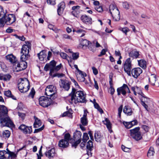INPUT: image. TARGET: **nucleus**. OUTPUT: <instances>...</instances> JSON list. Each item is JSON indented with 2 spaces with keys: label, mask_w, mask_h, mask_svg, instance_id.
Returning a JSON list of instances; mask_svg holds the SVG:
<instances>
[{
  "label": "nucleus",
  "mask_w": 159,
  "mask_h": 159,
  "mask_svg": "<svg viewBox=\"0 0 159 159\" xmlns=\"http://www.w3.org/2000/svg\"><path fill=\"white\" fill-rule=\"evenodd\" d=\"M69 96L70 97L69 102L71 104L73 103L76 104L79 102L85 103L86 102V94L84 92L81 91H76V90L73 88Z\"/></svg>",
  "instance_id": "f257e3e1"
},
{
  "label": "nucleus",
  "mask_w": 159,
  "mask_h": 159,
  "mask_svg": "<svg viewBox=\"0 0 159 159\" xmlns=\"http://www.w3.org/2000/svg\"><path fill=\"white\" fill-rule=\"evenodd\" d=\"M56 63L54 60L52 61L49 63L47 64L44 67V70L47 71L50 69L49 75L53 78L55 77H61L63 76L64 74H60L57 73L54 74V73L57 71L61 68V64H60L59 65L56 66Z\"/></svg>",
  "instance_id": "f03ea898"
},
{
  "label": "nucleus",
  "mask_w": 159,
  "mask_h": 159,
  "mask_svg": "<svg viewBox=\"0 0 159 159\" xmlns=\"http://www.w3.org/2000/svg\"><path fill=\"white\" fill-rule=\"evenodd\" d=\"M20 81L18 84V88L21 93H25L30 88V83L27 79L21 78Z\"/></svg>",
  "instance_id": "7ed1b4c3"
},
{
  "label": "nucleus",
  "mask_w": 159,
  "mask_h": 159,
  "mask_svg": "<svg viewBox=\"0 0 159 159\" xmlns=\"http://www.w3.org/2000/svg\"><path fill=\"white\" fill-rule=\"evenodd\" d=\"M109 11L114 21H118L120 19V11L115 5L111 4L109 6Z\"/></svg>",
  "instance_id": "20e7f679"
},
{
  "label": "nucleus",
  "mask_w": 159,
  "mask_h": 159,
  "mask_svg": "<svg viewBox=\"0 0 159 159\" xmlns=\"http://www.w3.org/2000/svg\"><path fill=\"white\" fill-rule=\"evenodd\" d=\"M0 121L1 125L2 127L7 126L12 127L14 126L13 122L11 120L8 115L0 117Z\"/></svg>",
  "instance_id": "39448f33"
},
{
  "label": "nucleus",
  "mask_w": 159,
  "mask_h": 159,
  "mask_svg": "<svg viewBox=\"0 0 159 159\" xmlns=\"http://www.w3.org/2000/svg\"><path fill=\"white\" fill-rule=\"evenodd\" d=\"M139 127H137L130 130L131 137L136 141L140 140L142 138V136L139 131Z\"/></svg>",
  "instance_id": "423d86ee"
},
{
  "label": "nucleus",
  "mask_w": 159,
  "mask_h": 159,
  "mask_svg": "<svg viewBox=\"0 0 159 159\" xmlns=\"http://www.w3.org/2000/svg\"><path fill=\"white\" fill-rule=\"evenodd\" d=\"M52 102L50 98L43 96L41 97L39 99V105L44 107H47L50 105Z\"/></svg>",
  "instance_id": "0eeeda50"
},
{
  "label": "nucleus",
  "mask_w": 159,
  "mask_h": 159,
  "mask_svg": "<svg viewBox=\"0 0 159 159\" xmlns=\"http://www.w3.org/2000/svg\"><path fill=\"white\" fill-rule=\"evenodd\" d=\"M131 62L130 58H128L126 59L124 64V71L129 76H131V71L132 68Z\"/></svg>",
  "instance_id": "6e6552de"
},
{
  "label": "nucleus",
  "mask_w": 159,
  "mask_h": 159,
  "mask_svg": "<svg viewBox=\"0 0 159 159\" xmlns=\"http://www.w3.org/2000/svg\"><path fill=\"white\" fill-rule=\"evenodd\" d=\"M56 87L52 85L48 86L45 89V94L47 96L52 97L56 92Z\"/></svg>",
  "instance_id": "1a4fd4ad"
},
{
  "label": "nucleus",
  "mask_w": 159,
  "mask_h": 159,
  "mask_svg": "<svg viewBox=\"0 0 159 159\" xmlns=\"http://www.w3.org/2000/svg\"><path fill=\"white\" fill-rule=\"evenodd\" d=\"M5 20V23L7 25H10L13 23L16 20L15 16L13 14H9L7 16H3Z\"/></svg>",
  "instance_id": "9d476101"
},
{
  "label": "nucleus",
  "mask_w": 159,
  "mask_h": 159,
  "mask_svg": "<svg viewBox=\"0 0 159 159\" xmlns=\"http://www.w3.org/2000/svg\"><path fill=\"white\" fill-rule=\"evenodd\" d=\"M60 81V85L61 88H62L65 91H68L70 88L71 82L66 80L62 79H61Z\"/></svg>",
  "instance_id": "9b49d317"
},
{
  "label": "nucleus",
  "mask_w": 159,
  "mask_h": 159,
  "mask_svg": "<svg viewBox=\"0 0 159 159\" xmlns=\"http://www.w3.org/2000/svg\"><path fill=\"white\" fill-rule=\"evenodd\" d=\"M142 70L139 67L134 68L131 71V75L135 78L137 79L142 73Z\"/></svg>",
  "instance_id": "f8f14e48"
},
{
  "label": "nucleus",
  "mask_w": 159,
  "mask_h": 159,
  "mask_svg": "<svg viewBox=\"0 0 159 159\" xmlns=\"http://www.w3.org/2000/svg\"><path fill=\"white\" fill-rule=\"evenodd\" d=\"M26 44H24L21 49V53H26L29 54L30 50L31 49V44L29 42H25Z\"/></svg>",
  "instance_id": "ddd939ff"
},
{
  "label": "nucleus",
  "mask_w": 159,
  "mask_h": 159,
  "mask_svg": "<svg viewBox=\"0 0 159 159\" xmlns=\"http://www.w3.org/2000/svg\"><path fill=\"white\" fill-rule=\"evenodd\" d=\"M80 19L83 23L86 25H91L92 23V18L86 15H82L80 17Z\"/></svg>",
  "instance_id": "4468645a"
},
{
  "label": "nucleus",
  "mask_w": 159,
  "mask_h": 159,
  "mask_svg": "<svg viewBox=\"0 0 159 159\" xmlns=\"http://www.w3.org/2000/svg\"><path fill=\"white\" fill-rule=\"evenodd\" d=\"M19 128L25 134H31L32 131L31 126H26L25 125L23 124L21 125L20 126Z\"/></svg>",
  "instance_id": "2eb2a0df"
},
{
  "label": "nucleus",
  "mask_w": 159,
  "mask_h": 159,
  "mask_svg": "<svg viewBox=\"0 0 159 159\" xmlns=\"http://www.w3.org/2000/svg\"><path fill=\"white\" fill-rule=\"evenodd\" d=\"M27 63L26 62L21 61L17 63V71H19L25 69L27 67Z\"/></svg>",
  "instance_id": "dca6fc26"
},
{
  "label": "nucleus",
  "mask_w": 159,
  "mask_h": 159,
  "mask_svg": "<svg viewBox=\"0 0 159 159\" xmlns=\"http://www.w3.org/2000/svg\"><path fill=\"white\" fill-rule=\"evenodd\" d=\"M80 7L79 6H73L72 7L73 11L71 12L72 15L74 16L79 18L80 13Z\"/></svg>",
  "instance_id": "f3484780"
},
{
  "label": "nucleus",
  "mask_w": 159,
  "mask_h": 159,
  "mask_svg": "<svg viewBox=\"0 0 159 159\" xmlns=\"http://www.w3.org/2000/svg\"><path fill=\"white\" fill-rule=\"evenodd\" d=\"M55 155V150L54 148H52L45 153V156L49 159L53 158Z\"/></svg>",
  "instance_id": "a211bd4d"
},
{
  "label": "nucleus",
  "mask_w": 159,
  "mask_h": 159,
  "mask_svg": "<svg viewBox=\"0 0 159 159\" xmlns=\"http://www.w3.org/2000/svg\"><path fill=\"white\" fill-rule=\"evenodd\" d=\"M8 110L3 105H0V117L8 115Z\"/></svg>",
  "instance_id": "6ab92c4d"
},
{
  "label": "nucleus",
  "mask_w": 159,
  "mask_h": 159,
  "mask_svg": "<svg viewBox=\"0 0 159 159\" xmlns=\"http://www.w3.org/2000/svg\"><path fill=\"white\" fill-rule=\"evenodd\" d=\"M58 8L57 10L58 14L60 16L63 11L65 7V4L64 2H62L58 5Z\"/></svg>",
  "instance_id": "aec40b11"
},
{
  "label": "nucleus",
  "mask_w": 159,
  "mask_h": 159,
  "mask_svg": "<svg viewBox=\"0 0 159 159\" xmlns=\"http://www.w3.org/2000/svg\"><path fill=\"white\" fill-rule=\"evenodd\" d=\"M125 84H124L122 86L118 88L117 89V95H120L121 93L125 96L126 94V89H125Z\"/></svg>",
  "instance_id": "412c9836"
},
{
  "label": "nucleus",
  "mask_w": 159,
  "mask_h": 159,
  "mask_svg": "<svg viewBox=\"0 0 159 159\" xmlns=\"http://www.w3.org/2000/svg\"><path fill=\"white\" fill-rule=\"evenodd\" d=\"M11 78V76L9 74H0V80L5 81H8Z\"/></svg>",
  "instance_id": "4be33fe9"
},
{
  "label": "nucleus",
  "mask_w": 159,
  "mask_h": 159,
  "mask_svg": "<svg viewBox=\"0 0 159 159\" xmlns=\"http://www.w3.org/2000/svg\"><path fill=\"white\" fill-rule=\"evenodd\" d=\"M69 145V142L63 139L60 140L58 143L59 146L60 147L65 148H67Z\"/></svg>",
  "instance_id": "5701e85b"
},
{
  "label": "nucleus",
  "mask_w": 159,
  "mask_h": 159,
  "mask_svg": "<svg viewBox=\"0 0 159 159\" xmlns=\"http://www.w3.org/2000/svg\"><path fill=\"white\" fill-rule=\"evenodd\" d=\"M157 80L156 75L154 74H152L151 77L148 78L149 83L152 86L156 85L155 82Z\"/></svg>",
  "instance_id": "b1692460"
},
{
  "label": "nucleus",
  "mask_w": 159,
  "mask_h": 159,
  "mask_svg": "<svg viewBox=\"0 0 159 159\" xmlns=\"http://www.w3.org/2000/svg\"><path fill=\"white\" fill-rule=\"evenodd\" d=\"M7 59L8 60L12 63H16L17 61L16 57L12 54H9L6 57Z\"/></svg>",
  "instance_id": "393cba45"
},
{
  "label": "nucleus",
  "mask_w": 159,
  "mask_h": 159,
  "mask_svg": "<svg viewBox=\"0 0 159 159\" xmlns=\"http://www.w3.org/2000/svg\"><path fill=\"white\" fill-rule=\"evenodd\" d=\"M123 112L128 116H130L132 113L131 108L129 106H125L123 109Z\"/></svg>",
  "instance_id": "a878e982"
},
{
  "label": "nucleus",
  "mask_w": 159,
  "mask_h": 159,
  "mask_svg": "<svg viewBox=\"0 0 159 159\" xmlns=\"http://www.w3.org/2000/svg\"><path fill=\"white\" fill-rule=\"evenodd\" d=\"M82 133L79 131L76 130L74 133L73 138L74 140L81 139Z\"/></svg>",
  "instance_id": "bb28decb"
},
{
  "label": "nucleus",
  "mask_w": 159,
  "mask_h": 159,
  "mask_svg": "<svg viewBox=\"0 0 159 159\" xmlns=\"http://www.w3.org/2000/svg\"><path fill=\"white\" fill-rule=\"evenodd\" d=\"M87 152L88 153L89 151H91L93 148V143L92 141L89 140L87 143Z\"/></svg>",
  "instance_id": "cd10ccee"
},
{
  "label": "nucleus",
  "mask_w": 159,
  "mask_h": 159,
  "mask_svg": "<svg viewBox=\"0 0 159 159\" xmlns=\"http://www.w3.org/2000/svg\"><path fill=\"white\" fill-rule=\"evenodd\" d=\"M129 56L131 57L136 59L139 57V54L138 51H132L129 52Z\"/></svg>",
  "instance_id": "c85d7f7f"
},
{
  "label": "nucleus",
  "mask_w": 159,
  "mask_h": 159,
  "mask_svg": "<svg viewBox=\"0 0 159 159\" xmlns=\"http://www.w3.org/2000/svg\"><path fill=\"white\" fill-rule=\"evenodd\" d=\"M34 118L35 120V122L34 124V127L37 128L40 126L41 125V120L35 116H34Z\"/></svg>",
  "instance_id": "c756f323"
},
{
  "label": "nucleus",
  "mask_w": 159,
  "mask_h": 159,
  "mask_svg": "<svg viewBox=\"0 0 159 159\" xmlns=\"http://www.w3.org/2000/svg\"><path fill=\"white\" fill-rule=\"evenodd\" d=\"M38 56L40 61H43L44 59L46 58V54L45 53V52L44 50L41 51L37 54Z\"/></svg>",
  "instance_id": "7c9ffc66"
},
{
  "label": "nucleus",
  "mask_w": 159,
  "mask_h": 159,
  "mask_svg": "<svg viewBox=\"0 0 159 159\" xmlns=\"http://www.w3.org/2000/svg\"><path fill=\"white\" fill-rule=\"evenodd\" d=\"M138 63L139 65L143 69L146 68V62L143 59L138 60Z\"/></svg>",
  "instance_id": "2f4dec72"
},
{
  "label": "nucleus",
  "mask_w": 159,
  "mask_h": 159,
  "mask_svg": "<svg viewBox=\"0 0 159 159\" xmlns=\"http://www.w3.org/2000/svg\"><path fill=\"white\" fill-rule=\"evenodd\" d=\"M91 43L86 39H82L80 41V44L83 47L84 46L88 47L91 45Z\"/></svg>",
  "instance_id": "473e14b6"
},
{
  "label": "nucleus",
  "mask_w": 159,
  "mask_h": 159,
  "mask_svg": "<svg viewBox=\"0 0 159 159\" xmlns=\"http://www.w3.org/2000/svg\"><path fill=\"white\" fill-rule=\"evenodd\" d=\"M104 124L106 125L108 129L110 131L111 129V124L109 120L107 118L105 119V120L103 121Z\"/></svg>",
  "instance_id": "72a5a7b5"
},
{
  "label": "nucleus",
  "mask_w": 159,
  "mask_h": 159,
  "mask_svg": "<svg viewBox=\"0 0 159 159\" xmlns=\"http://www.w3.org/2000/svg\"><path fill=\"white\" fill-rule=\"evenodd\" d=\"M4 94L7 97L10 98L14 100H16V97L12 94L11 91L9 90L5 91L4 92Z\"/></svg>",
  "instance_id": "f704fd0d"
},
{
  "label": "nucleus",
  "mask_w": 159,
  "mask_h": 159,
  "mask_svg": "<svg viewBox=\"0 0 159 159\" xmlns=\"http://www.w3.org/2000/svg\"><path fill=\"white\" fill-rule=\"evenodd\" d=\"M30 57V55L26 53L22 54L20 57L21 61L26 62L25 61L28 60Z\"/></svg>",
  "instance_id": "c9c22d12"
},
{
  "label": "nucleus",
  "mask_w": 159,
  "mask_h": 159,
  "mask_svg": "<svg viewBox=\"0 0 159 159\" xmlns=\"http://www.w3.org/2000/svg\"><path fill=\"white\" fill-rule=\"evenodd\" d=\"M72 110L71 108H70L68 111L65 112L62 115V117L68 116L72 118Z\"/></svg>",
  "instance_id": "e433bc0d"
},
{
  "label": "nucleus",
  "mask_w": 159,
  "mask_h": 159,
  "mask_svg": "<svg viewBox=\"0 0 159 159\" xmlns=\"http://www.w3.org/2000/svg\"><path fill=\"white\" fill-rule=\"evenodd\" d=\"M7 155L5 150L0 151V159H7Z\"/></svg>",
  "instance_id": "4c0bfd02"
},
{
  "label": "nucleus",
  "mask_w": 159,
  "mask_h": 159,
  "mask_svg": "<svg viewBox=\"0 0 159 159\" xmlns=\"http://www.w3.org/2000/svg\"><path fill=\"white\" fill-rule=\"evenodd\" d=\"M76 32L78 34L80 37H82L85 35L86 31L82 29H80L77 30Z\"/></svg>",
  "instance_id": "58836bf2"
},
{
  "label": "nucleus",
  "mask_w": 159,
  "mask_h": 159,
  "mask_svg": "<svg viewBox=\"0 0 159 159\" xmlns=\"http://www.w3.org/2000/svg\"><path fill=\"white\" fill-rule=\"evenodd\" d=\"M80 122L84 126H86L88 124L87 118L81 117L80 118Z\"/></svg>",
  "instance_id": "ea45409f"
},
{
  "label": "nucleus",
  "mask_w": 159,
  "mask_h": 159,
  "mask_svg": "<svg viewBox=\"0 0 159 159\" xmlns=\"http://www.w3.org/2000/svg\"><path fill=\"white\" fill-rule=\"evenodd\" d=\"M155 153L154 149L153 147H151L149 149L148 153L147 156L148 157L153 156Z\"/></svg>",
  "instance_id": "a19ab883"
},
{
  "label": "nucleus",
  "mask_w": 159,
  "mask_h": 159,
  "mask_svg": "<svg viewBox=\"0 0 159 159\" xmlns=\"http://www.w3.org/2000/svg\"><path fill=\"white\" fill-rule=\"evenodd\" d=\"M16 157V154L13 152H11L8 155H7V159H13L15 158Z\"/></svg>",
  "instance_id": "79ce46f5"
},
{
  "label": "nucleus",
  "mask_w": 159,
  "mask_h": 159,
  "mask_svg": "<svg viewBox=\"0 0 159 159\" xmlns=\"http://www.w3.org/2000/svg\"><path fill=\"white\" fill-rule=\"evenodd\" d=\"M10 132L8 130H5L3 132V136L4 138H9L10 135Z\"/></svg>",
  "instance_id": "37998d69"
},
{
  "label": "nucleus",
  "mask_w": 159,
  "mask_h": 159,
  "mask_svg": "<svg viewBox=\"0 0 159 159\" xmlns=\"http://www.w3.org/2000/svg\"><path fill=\"white\" fill-rule=\"evenodd\" d=\"M89 139V137L88 134L85 133H84L83 136V142L84 143H86Z\"/></svg>",
  "instance_id": "c03bdc74"
},
{
  "label": "nucleus",
  "mask_w": 159,
  "mask_h": 159,
  "mask_svg": "<svg viewBox=\"0 0 159 159\" xmlns=\"http://www.w3.org/2000/svg\"><path fill=\"white\" fill-rule=\"evenodd\" d=\"M123 124L125 125L126 128L129 129L132 127L130 122H127L124 121L123 122Z\"/></svg>",
  "instance_id": "a18cd8bd"
},
{
  "label": "nucleus",
  "mask_w": 159,
  "mask_h": 159,
  "mask_svg": "<svg viewBox=\"0 0 159 159\" xmlns=\"http://www.w3.org/2000/svg\"><path fill=\"white\" fill-rule=\"evenodd\" d=\"M77 140L74 142L72 144V146L76 148L78 144H79L81 142V139H77Z\"/></svg>",
  "instance_id": "49530a36"
},
{
  "label": "nucleus",
  "mask_w": 159,
  "mask_h": 159,
  "mask_svg": "<svg viewBox=\"0 0 159 159\" xmlns=\"http://www.w3.org/2000/svg\"><path fill=\"white\" fill-rule=\"evenodd\" d=\"M64 138V140L69 142V141L70 139V135L69 133H66L65 134Z\"/></svg>",
  "instance_id": "de8ad7c7"
},
{
  "label": "nucleus",
  "mask_w": 159,
  "mask_h": 159,
  "mask_svg": "<svg viewBox=\"0 0 159 159\" xmlns=\"http://www.w3.org/2000/svg\"><path fill=\"white\" fill-rule=\"evenodd\" d=\"M94 137L96 141L99 140V139L101 137L100 134L98 132H96L94 134Z\"/></svg>",
  "instance_id": "09e8293b"
},
{
  "label": "nucleus",
  "mask_w": 159,
  "mask_h": 159,
  "mask_svg": "<svg viewBox=\"0 0 159 159\" xmlns=\"http://www.w3.org/2000/svg\"><path fill=\"white\" fill-rule=\"evenodd\" d=\"M147 100H144V99H141V104L145 108L146 110L147 111H148V106L145 103V102Z\"/></svg>",
  "instance_id": "8fccbe9b"
},
{
  "label": "nucleus",
  "mask_w": 159,
  "mask_h": 159,
  "mask_svg": "<svg viewBox=\"0 0 159 159\" xmlns=\"http://www.w3.org/2000/svg\"><path fill=\"white\" fill-rule=\"evenodd\" d=\"M5 21L4 16L0 19V27H2L4 26L5 24H6Z\"/></svg>",
  "instance_id": "3c124183"
},
{
  "label": "nucleus",
  "mask_w": 159,
  "mask_h": 159,
  "mask_svg": "<svg viewBox=\"0 0 159 159\" xmlns=\"http://www.w3.org/2000/svg\"><path fill=\"white\" fill-rule=\"evenodd\" d=\"M35 94V91L33 88L31 89L30 92L28 95L29 97H31L32 98H33Z\"/></svg>",
  "instance_id": "603ef678"
},
{
  "label": "nucleus",
  "mask_w": 159,
  "mask_h": 159,
  "mask_svg": "<svg viewBox=\"0 0 159 159\" xmlns=\"http://www.w3.org/2000/svg\"><path fill=\"white\" fill-rule=\"evenodd\" d=\"M122 5L123 7L126 9H129V4L127 2H123Z\"/></svg>",
  "instance_id": "864d4df0"
},
{
  "label": "nucleus",
  "mask_w": 159,
  "mask_h": 159,
  "mask_svg": "<svg viewBox=\"0 0 159 159\" xmlns=\"http://www.w3.org/2000/svg\"><path fill=\"white\" fill-rule=\"evenodd\" d=\"M44 125H43L40 128L35 129L34 133H36L38 132H39L42 130H43L44 128Z\"/></svg>",
  "instance_id": "5fc2aeb1"
},
{
  "label": "nucleus",
  "mask_w": 159,
  "mask_h": 159,
  "mask_svg": "<svg viewBox=\"0 0 159 159\" xmlns=\"http://www.w3.org/2000/svg\"><path fill=\"white\" fill-rule=\"evenodd\" d=\"M95 9L97 11L99 12H101L103 11V9L101 6H96L95 7Z\"/></svg>",
  "instance_id": "6e6d98bb"
},
{
  "label": "nucleus",
  "mask_w": 159,
  "mask_h": 159,
  "mask_svg": "<svg viewBox=\"0 0 159 159\" xmlns=\"http://www.w3.org/2000/svg\"><path fill=\"white\" fill-rule=\"evenodd\" d=\"M72 57L74 60H76L78 59L79 57V54L78 53H74L72 54Z\"/></svg>",
  "instance_id": "4d7b16f0"
},
{
  "label": "nucleus",
  "mask_w": 159,
  "mask_h": 159,
  "mask_svg": "<svg viewBox=\"0 0 159 159\" xmlns=\"http://www.w3.org/2000/svg\"><path fill=\"white\" fill-rule=\"evenodd\" d=\"M120 30L127 35V33L129 31V29L127 27H125L120 29Z\"/></svg>",
  "instance_id": "13d9d810"
},
{
  "label": "nucleus",
  "mask_w": 159,
  "mask_h": 159,
  "mask_svg": "<svg viewBox=\"0 0 159 159\" xmlns=\"http://www.w3.org/2000/svg\"><path fill=\"white\" fill-rule=\"evenodd\" d=\"M121 149L125 152H129L130 151V148L126 147L123 145L121 146Z\"/></svg>",
  "instance_id": "bf43d9fd"
},
{
  "label": "nucleus",
  "mask_w": 159,
  "mask_h": 159,
  "mask_svg": "<svg viewBox=\"0 0 159 159\" xmlns=\"http://www.w3.org/2000/svg\"><path fill=\"white\" fill-rule=\"evenodd\" d=\"M14 36H15L16 38L22 41H24L25 39V38L23 36H20L17 35L16 34H15Z\"/></svg>",
  "instance_id": "052dcab7"
},
{
  "label": "nucleus",
  "mask_w": 159,
  "mask_h": 159,
  "mask_svg": "<svg viewBox=\"0 0 159 159\" xmlns=\"http://www.w3.org/2000/svg\"><path fill=\"white\" fill-rule=\"evenodd\" d=\"M107 49H103L101 51L100 53L98 55V57H101L102 56L106 54V52H107Z\"/></svg>",
  "instance_id": "680f3d73"
},
{
  "label": "nucleus",
  "mask_w": 159,
  "mask_h": 159,
  "mask_svg": "<svg viewBox=\"0 0 159 159\" xmlns=\"http://www.w3.org/2000/svg\"><path fill=\"white\" fill-rule=\"evenodd\" d=\"M60 56L64 59H66L67 55V54L64 52H62L60 53Z\"/></svg>",
  "instance_id": "e2e57ef3"
},
{
  "label": "nucleus",
  "mask_w": 159,
  "mask_h": 159,
  "mask_svg": "<svg viewBox=\"0 0 159 159\" xmlns=\"http://www.w3.org/2000/svg\"><path fill=\"white\" fill-rule=\"evenodd\" d=\"M78 80L80 82H84L85 80V77L79 75L77 77Z\"/></svg>",
  "instance_id": "0e129e2a"
},
{
  "label": "nucleus",
  "mask_w": 159,
  "mask_h": 159,
  "mask_svg": "<svg viewBox=\"0 0 159 159\" xmlns=\"http://www.w3.org/2000/svg\"><path fill=\"white\" fill-rule=\"evenodd\" d=\"M141 97H139L140 100L141 101V99H144L146 100H148V98L146 97L145 95L142 92L140 94Z\"/></svg>",
  "instance_id": "69168bd1"
},
{
  "label": "nucleus",
  "mask_w": 159,
  "mask_h": 159,
  "mask_svg": "<svg viewBox=\"0 0 159 159\" xmlns=\"http://www.w3.org/2000/svg\"><path fill=\"white\" fill-rule=\"evenodd\" d=\"M88 48L90 51L93 52H94L96 51V48L93 45H89L88 46Z\"/></svg>",
  "instance_id": "338daca9"
},
{
  "label": "nucleus",
  "mask_w": 159,
  "mask_h": 159,
  "mask_svg": "<svg viewBox=\"0 0 159 159\" xmlns=\"http://www.w3.org/2000/svg\"><path fill=\"white\" fill-rule=\"evenodd\" d=\"M56 0H47V2L48 4H49L50 5H54L55 4Z\"/></svg>",
  "instance_id": "774afa93"
}]
</instances>
